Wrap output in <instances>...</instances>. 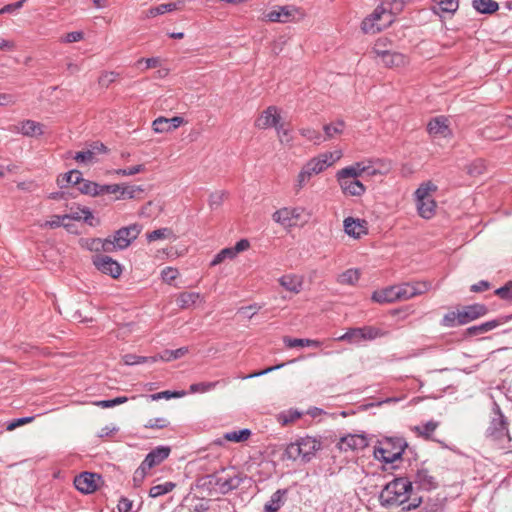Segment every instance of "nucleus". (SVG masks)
<instances>
[{
	"label": "nucleus",
	"mask_w": 512,
	"mask_h": 512,
	"mask_svg": "<svg viewBox=\"0 0 512 512\" xmlns=\"http://www.w3.org/2000/svg\"><path fill=\"white\" fill-rule=\"evenodd\" d=\"M413 495L412 481L405 477L395 478L388 482L380 493L382 506H403L402 510L410 511L420 506L421 497Z\"/></svg>",
	"instance_id": "obj_1"
},
{
	"label": "nucleus",
	"mask_w": 512,
	"mask_h": 512,
	"mask_svg": "<svg viewBox=\"0 0 512 512\" xmlns=\"http://www.w3.org/2000/svg\"><path fill=\"white\" fill-rule=\"evenodd\" d=\"M341 156V151H334L324 152L309 159L302 165L299 173L297 174L293 183V190L296 193H299L310 183L313 176L325 171L328 167L337 162Z\"/></svg>",
	"instance_id": "obj_2"
},
{
	"label": "nucleus",
	"mask_w": 512,
	"mask_h": 512,
	"mask_svg": "<svg viewBox=\"0 0 512 512\" xmlns=\"http://www.w3.org/2000/svg\"><path fill=\"white\" fill-rule=\"evenodd\" d=\"M407 0H390L378 6L374 12L362 21L361 28L367 34H374L382 30L386 24L393 21V15L403 10Z\"/></svg>",
	"instance_id": "obj_3"
},
{
	"label": "nucleus",
	"mask_w": 512,
	"mask_h": 512,
	"mask_svg": "<svg viewBox=\"0 0 512 512\" xmlns=\"http://www.w3.org/2000/svg\"><path fill=\"white\" fill-rule=\"evenodd\" d=\"M142 226L134 223L117 230L112 236L106 239L96 238L94 243L101 244L104 252L110 253L115 250L126 249L141 233Z\"/></svg>",
	"instance_id": "obj_4"
},
{
	"label": "nucleus",
	"mask_w": 512,
	"mask_h": 512,
	"mask_svg": "<svg viewBox=\"0 0 512 512\" xmlns=\"http://www.w3.org/2000/svg\"><path fill=\"white\" fill-rule=\"evenodd\" d=\"M320 448V441L314 437L306 436L288 444L284 455L289 460L308 462Z\"/></svg>",
	"instance_id": "obj_5"
},
{
	"label": "nucleus",
	"mask_w": 512,
	"mask_h": 512,
	"mask_svg": "<svg viewBox=\"0 0 512 512\" xmlns=\"http://www.w3.org/2000/svg\"><path fill=\"white\" fill-rule=\"evenodd\" d=\"M207 480L218 493L227 494L241 485L243 477L233 470H222L208 475Z\"/></svg>",
	"instance_id": "obj_6"
},
{
	"label": "nucleus",
	"mask_w": 512,
	"mask_h": 512,
	"mask_svg": "<svg viewBox=\"0 0 512 512\" xmlns=\"http://www.w3.org/2000/svg\"><path fill=\"white\" fill-rule=\"evenodd\" d=\"M310 213L304 207H283L272 214V219L284 228L295 227L298 224L304 225L308 222Z\"/></svg>",
	"instance_id": "obj_7"
},
{
	"label": "nucleus",
	"mask_w": 512,
	"mask_h": 512,
	"mask_svg": "<svg viewBox=\"0 0 512 512\" xmlns=\"http://www.w3.org/2000/svg\"><path fill=\"white\" fill-rule=\"evenodd\" d=\"M407 443L401 437L389 438L380 443V446L375 448V457L385 463H393L400 459Z\"/></svg>",
	"instance_id": "obj_8"
},
{
	"label": "nucleus",
	"mask_w": 512,
	"mask_h": 512,
	"mask_svg": "<svg viewBox=\"0 0 512 512\" xmlns=\"http://www.w3.org/2000/svg\"><path fill=\"white\" fill-rule=\"evenodd\" d=\"M304 17L301 9L294 5L275 6L263 14V20L273 23H288L298 21Z\"/></svg>",
	"instance_id": "obj_9"
},
{
	"label": "nucleus",
	"mask_w": 512,
	"mask_h": 512,
	"mask_svg": "<svg viewBox=\"0 0 512 512\" xmlns=\"http://www.w3.org/2000/svg\"><path fill=\"white\" fill-rule=\"evenodd\" d=\"M492 411L494 416L488 428L489 436L501 444H503L505 441L509 442L511 438L508 431V422L503 415L500 406L496 402L493 403Z\"/></svg>",
	"instance_id": "obj_10"
},
{
	"label": "nucleus",
	"mask_w": 512,
	"mask_h": 512,
	"mask_svg": "<svg viewBox=\"0 0 512 512\" xmlns=\"http://www.w3.org/2000/svg\"><path fill=\"white\" fill-rule=\"evenodd\" d=\"M92 263L102 274L109 275L114 279L121 276L123 268L119 262L104 254H96L92 257Z\"/></svg>",
	"instance_id": "obj_11"
},
{
	"label": "nucleus",
	"mask_w": 512,
	"mask_h": 512,
	"mask_svg": "<svg viewBox=\"0 0 512 512\" xmlns=\"http://www.w3.org/2000/svg\"><path fill=\"white\" fill-rule=\"evenodd\" d=\"M397 301H404L411 299L417 295L427 292L430 285L426 282L402 283L394 285Z\"/></svg>",
	"instance_id": "obj_12"
},
{
	"label": "nucleus",
	"mask_w": 512,
	"mask_h": 512,
	"mask_svg": "<svg viewBox=\"0 0 512 512\" xmlns=\"http://www.w3.org/2000/svg\"><path fill=\"white\" fill-rule=\"evenodd\" d=\"M121 189V186L118 184H105L100 185L98 183H95L93 181L85 180L83 179L82 182L78 186V190L82 194L90 195V196H100L104 194H115L119 192Z\"/></svg>",
	"instance_id": "obj_13"
},
{
	"label": "nucleus",
	"mask_w": 512,
	"mask_h": 512,
	"mask_svg": "<svg viewBox=\"0 0 512 512\" xmlns=\"http://www.w3.org/2000/svg\"><path fill=\"white\" fill-rule=\"evenodd\" d=\"M380 44L381 41H378L375 44L373 53L376 55V57L381 59V62L386 67H401L407 63V57L402 53L396 51H380Z\"/></svg>",
	"instance_id": "obj_14"
},
{
	"label": "nucleus",
	"mask_w": 512,
	"mask_h": 512,
	"mask_svg": "<svg viewBox=\"0 0 512 512\" xmlns=\"http://www.w3.org/2000/svg\"><path fill=\"white\" fill-rule=\"evenodd\" d=\"M335 177L345 195L359 197L366 191L363 183L356 178L347 177L339 173H336Z\"/></svg>",
	"instance_id": "obj_15"
},
{
	"label": "nucleus",
	"mask_w": 512,
	"mask_h": 512,
	"mask_svg": "<svg viewBox=\"0 0 512 512\" xmlns=\"http://www.w3.org/2000/svg\"><path fill=\"white\" fill-rule=\"evenodd\" d=\"M280 119L279 109L276 106H269L257 117L254 125L258 129H276L281 123Z\"/></svg>",
	"instance_id": "obj_16"
},
{
	"label": "nucleus",
	"mask_w": 512,
	"mask_h": 512,
	"mask_svg": "<svg viewBox=\"0 0 512 512\" xmlns=\"http://www.w3.org/2000/svg\"><path fill=\"white\" fill-rule=\"evenodd\" d=\"M101 477L98 474L84 472L74 479V485L82 493L89 494L98 488Z\"/></svg>",
	"instance_id": "obj_17"
},
{
	"label": "nucleus",
	"mask_w": 512,
	"mask_h": 512,
	"mask_svg": "<svg viewBox=\"0 0 512 512\" xmlns=\"http://www.w3.org/2000/svg\"><path fill=\"white\" fill-rule=\"evenodd\" d=\"M427 131L434 138H447L452 135L449 120L445 116L432 118L427 124Z\"/></svg>",
	"instance_id": "obj_18"
},
{
	"label": "nucleus",
	"mask_w": 512,
	"mask_h": 512,
	"mask_svg": "<svg viewBox=\"0 0 512 512\" xmlns=\"http://www.w3.org/2000/svg\"><path fill=\"white\" fill-rule=\"evenodd\" d=\"M338 448L341 451H359L368 446L367 438L360 434H349L340 438Z\"/></svg>",
	"instance_id": "obj_19"
},
{
	"label": "nucleus",
	"mask_w": 512,
	"mask_h": 512,
	"mask_svg": "<svg viewBox=\"0 0 512 512\" xmlns=\"http://www.w3.org/2000/svg\"><path fill=\"white\" fill-rule=\"evenodd\" d=\"M460 312V325H465L473 320L485 316L488 313V308L484 304L475 303L464 306L459 309Z\"/></svg>",
	"instance_id": "obj_20"
},
{
	"label": "nucleus",
	"mask_w": 512,
	"mask_h": 512,
	"mask_svg": "<svg viewBox=\"0 0 512 512\" xmlns=\"http://www.w3.org/2000/svg\"><path fill=\"white\" fill-rule=\"evenodd\" d=\"M184 123V119L180 116L172 118L158 117L152 123V128L155 133H167L177 129Z\"/></svg>",
	"instance_id": "obj_21"
},
{
	"label": "nucleus",
	"mask_w": 512,
	"mask_h": 512,
	"mask_svg": "<svg viewBox=\"0 0 512 512\" xmlns=\"http://www.w3.org/2000/svg\"><path fill=\"white\" fill-rule=\"evenodd\" d=\"M415 484L418 489L430 491L437 488V481L434 476L430 474L428 469L419 468L414 476L412 485Z\"/></svg>",
	"instance_id": "obj_22"
},
{
	"label": "nucleus",
	"mask_w": 512,
	"mask_h": 512,
	"mask_svg": "<svg viewBox=\"0 0 512 512\" xmlns=\"http://www.w3.org/2000/svg\"><path fill=\"white\" fill-rule=\"evenodd\" d=\"M170 454V448L166 446H158L149 452L143 460L144 468H152L163 462Z\"/></svg>",
	"instance_id": "obj_23"
},
{
	"label": "nucleus",
	"mask_w": 512,
	"mask_h": 512,
	"mask_svg": "<svg viewBox=\"0 0 512 512\" xmlns=\"http://www.w3.org/2000/svg\"><path fill=\"white\" fill-rule=\"evenodd\" d=\"M344 230L349 236L360 238L367 233L366 222L348 217L344 220Z\"/></svg>",
	"instance_id": "obj_24"
},
{
	"label": "nucleus",
	"mask_w": 512,
	"mask_h": 512,
	"mask_svg": "<svg viewBox=\"0 0 512 512\" xmlns=\"http://www.w3.org/2000/svg\"><path fill=\"white\" fill-rule=\"evenodd\" d=\"M280 285L287 291L298 294L303 288V278L294 274L283 275L279 279Z\"/></svg>",
	"instance_id": "obj_25"
},
{
	"label": "nucleus",
	"mask_w": 512,
	"mask_h": 512,
	"mask_svg": "<svg viewBox=\"0 0 512 512\" xmlns=\"http://www.w3.org/2000/svg\"><path fill=\"white\" fill-rule=\"evenodd\" d=\"M505 322H506V320H503V319H495V320H490V321L481 323L479 325L471 326V327L467 328L466 335L475 336V335L484 334V333H487V332L499 327L501 324H503Z\"/></svg>",
	"instance_id": "obj_26"
},
{
	"label": "nucleus",
	"mask_w": 512,
	"mask_h": 512,
	"mask_svg": "<svg viewBox=\"0 0 512 512\" xmlns=\"http://www.w3.org/2000/svg\"><path fill=\"white\" fill-rule=\"evenodd\" d=\"M183 5H184L183 1H180V0L173 2V3L160 4L158 6L151 7L150 9H148L146 11V17L152 18V17H156L158 15H162L166 12H172V11L181 9L183 7Z\"/></svg>",
	"instance_id": "obj_27"
},
{
	"label": "nucleus",
	"mask_w": 512,
	"mask_h": 512,
	"mask_svg": "<svg viewBox=\"0 0 512 512\" xmlns=\"http://www.w3.org/2000/svg\"><path fill=\"white\" fill-rule=\"evenodd\" d=\"M287 490L279 489L274 492L264 505V512H277L284 505V497Z\"/></svg>",
	"instance_id": "obj_28"
},
{
	"label": "nucleus",
	"mask_w": 512,
	"mask_h": 512,
	"mask_svg": "<svg viewBox=\"0 0 512 512\" xmlns=\"http://www.w3.org/2000/svg\"><path fill=\"white\" fill-rule=\"evenodd\" d=\"M417 211L424 219H430L435 214L436 202L433 198L416 200Z\"/></svg>",
	"instance_id": "obj_29"
},
{
	"label": "nucleus",
	"mask_w": 512,
	"mask_h": 512,
	"mask_svg": "<svg viewBox=\"0 0 512 512\" xmlns=\"http://www.w3.org/2000/svg\"><path fill=\"white\" fill-rule=\"evenodd\" d=\"M372 300L380 304L396 302L394 285L375 291L372 294Z\"/></svg>",
	"instance_id": "obj_30"
},
{
	"label": "nucleus",
	"mask_w": 512,
	"mask_h": 512,
	"mask_svg": "<svg viewBox=\"0 0 512 512\" xmlns=\"http://www.w3.org/2000/svg\"><path fill=\"white\" fill-rule=\"evenodd\" d=\"M19 132L24 136L35 137L43 134V126L33 120H26L20 124Z\"/></svg>",
	"instance_id": "obj_31"
},
{
	"label": "nucleus",
	"mask_w": 512,
	"mask_h": 512,
	"mask_svg": "<svg viewBox=\"0 0 512 512\" xmlns=\"http://www.w3.org/2000/svg\"><path fill=\"white\" fill-rule=\"evenodd\" d=\"M200 299V294L197 292H183L177 296V305L182 309H187L194 306Z\"/></svg>",
	"instance_id": "obj_32"
},
{
	"label": "nucleus",
	"mask_w": 512,
	"mask_h": 512,
	"mask_svg": "<svg viewBox=\"0 0 512 512\" xmlns=\"http://www.w3.org/2000/svg\"><path fill=\"white\" fill-rule=\"evenodd\" d=\"M283 342L285 345L289 348L294 347H320L321 342L314 339H299V338H290V337H284Z\"/></svg>",
	"instance_id": "obj_33"
},
{
	"label": "nucleus",
	"mask_w": 512,
	"mask_h": 512,
	"mask_svg": "<svg viewBox=\"0 0 512 512\" xmlns=\"http://www.w3.org/2000/svg\"><path fill=\"white\" fill-rule=\"evenodd\" d=\"M473 7L482 14H492L496 12L499 5L494 0H473Z\"/></svg>",
	"instance_id": "obj_34"
},
{
	"label": "nucleus",
	"mask_w": 512,
	"mask_h": 512,
	"mask_svg": "<svg viewBox=\"0 0 512 512\" xmlns=\"http://www.w3.org/2000/svg\"><path fill=\"white\" fill-rule=\"evenodd\" d=\"M188 347H181L176 350H164L163 352L159 353L158 355H155V357L158 358V360L164 361V362H170L176 359H179L183 356H185L188 353Z\"/></svg>",
	"instance_id": "obj_35"
},
{
	"label": "nucleus",
	"mask_w": 512,
	"mask_h": 512,
	"mask_svg": "<svg viewBox=\"0 0 512 512\" xmlns=\"http://www.w3.org/2000/svg\"><path fill=\"white\" fill-rule=\"evenodd\" d=\"M439 423L434 420H430L424 424L417 425L413 428L419 436L429 439L437 429Z\"/></svg>",
	"instance_id": "obj_36"
},
{
	"label": "nucleus",
	"mask_w": 512,
	"mask_h": 512,
	"mask_svg": "<svg viewBox=\"0 0 512 512\" xmlns=\"http://www.w3.org/2000/svg\"><path fill=\"white\" fill-rule=\"evenodd\" d=\"M162 239L175 240L176 235L174 234L172 229L166 228V227L154 230L147 234L148 242H154V241L162 240Z\"/></svg>",
	"instance_id": "obj_37"
},
{
	"label": "nucleus",
	"mask_w": 512,
	"mask_h": 512,
	"mask_svg": "<svg viewBox=\"0 0 512 512\" xmlns=\"http://www.w3.org/2000/svg\"><path fill=\"white\" fill-rule=\"evenodd\" d=\"M324 133L325 136H323L324 141L334 138L336 135H339L344 130V122L341 120H338L334 123H330L324 126Z\"/></svg>",
	"instance_id": "obj_38"
},
{
	"label": "nucleus",
	"mask_w": 512,
	"mask_h": 512,
	"mask_svg": "<svg viewBox=\"0 0 512 512\" xmlns=\"http://www.w3.org/2000/svg\"><path fill=\"white\" fill-rule=\"evenodd\" d=\"M363 169L364 164H362V161H359L350 166L340 169L339 171H337V173L357 179L358 177L364 176Z\"/></svg>",
	"instance_id": "obj_39"
},
{
	"label": "nucleus",
	"mask_w": 512,
	"mask_h": 512,
	"mask_svg": "<svg viewBox=\"0 0 512 512\" xmlns=\"http://www.w3.org/2000/svg\"><path fill=\"white\" fill-rule=\"evenodd\" d=\"M251 436V430L249 429H241V430H235L230 431L224 434V439L230 442H244L249 439Z\"/></svg>",
	"instance_id": "obj_40"
},
{
	"label": "nucleus",
	"mask_w": 512,
	"mask_h": 512,
	"mask_svg": "<svg viewBox=\"0 0 512 512\" xmlns=\"http://www.w3.org/2000/svg\"><path fill=\"white\" fill-rule=\"evenodd\" d=\"M302 412L297 409H288L285 411H282L278 415V421L282 425H288L290 423H293L295 420L299 419L302 416Z\"/></svg>",
	"instance_id": "obj_41"
},
{
	"label": "nucleus",
	"mask_w": 512,
	"mask_h": 512,
	"mask_svg": "<svg viewBox=\"0 0 512 512\" xmlns=\"http://www.w3.org/2000/svg\"><path fill=\"white\" fill-rule=\"evenodd\" d=\"M436 189V185L430 181L422 183L415 191V200H425L427 198H432L431 192L436 191Z\"/></svg>",
	"instance_id": "obj_42"
},
{
	"label": "nucleus",
	"mask_w": 512,
	"mask_h": 512,
	"mask_svg": "<svg viewBox=\"0 0 512 512\" xmlns=\"http://www.w3.org/2000/svg\"><path fill=\"white\" fill-rule=\"evenodd\" d=\"M175 486V483L170 481L152 486L149 490V496L152 498H157L159 496L165 495L171 492Z\"/></svg>",
	"instance_id": "obj_43"
},
{
	"label": "nucleus",
	"mask_w": 512,
	"mask_h": 512,
	"mask_svg": "<svg viewBox=\"0 0 512 512\" xmlns=\"http://www.w3.org/2000/svg\"><path fill=\"white\" fill-rule=\"evenodd\" d=\"M219 384L220 381L193 383L190 385L189 391L190 393L203 394L214 390Z\"/></svg>",
	"instance_id": "obj_44"
},
{
	"label": "nucleus",
	"mask_w": 512,
	"mask_h": 512,
	"mask_svg": "<svg viewBox=\"0 0 512 512\" xmlns=\"http://www.w3.org/2000/svg\"><path fill=\"white\" fill-rule=\"evenodd\" d=\"M359 279V271L357 269H348L341 273L337 281L343 285H354Z\"/></svg>",
	"instance_id": "obj_45"
},
{
	"label": "nucleus",
	"mask_w": 512,
	"mask_h": 512,
	"mask_svg": "<svg viewBox=\"0 0 512 512\" xmlns=\"http://www.w3.org/2000/svg\"><path fill=\"white\" fill-rule=\"evenodd\" d=\"M123 361L126 365H136V364H142V363H155L158 361V358L155 356L145 357V356H138L135 354H126L123 357Z\"/></svg>",
	"instance_id": "obj_46"
},
{
	"label": "nucleus",
	"mask_w": 512,
	"mask_h": 512,
	"mask_svg": "<svg viewBox=\"0 0 512 512\" xmlns=\"http://www.w3.org/2000/svg\"><path fill=\"white\" fill-rule=\"evenodd\" d=\"M362 164H364L363 173L366 176H375L378 174H382L383 171L380 167V161L379 160H363Z\"/></svg>",
	"instance_id": "obj_47"
},
{
	"label": "nucleus",
	"mask_w": 512,
	"mask_h": 512,
	"mask_svg": "<svg viewBox=\"0 0 512 512\" xmlns=\"http://www.w3.org/2000/svg\"><path fill=\"white\" fill-rule=\"evenodd\" d=\"M339 341H348L350 343H360L363 341L362 332L359 328H351L345 334L337 338Z\"/></svg>",
	"instance_id": "obj_48"
},
{
	"label": "nucleus",
	"mask_w": 512,
	"mask_h": 512,
	"mask_svg": "<svg viewBox=\"0 0 512 512\" xmlns=\"http://www.w3.org/2000/svg\"><path fill=\"white\" fill-rule=\"evenodd\" d=\"M275 130L278 139L282 144L291 145L293 141V136L289 128H287L283 123H280L279 125H277V128Z\"/></svg>",
	"instance_id": "obj_49"
},
{
	"label": "nucleus",
	"mask_w": 512,
	"mask_h": 512,
	"mask_svg": "<svg viewBox=\"0 0 512 512\" xmlns=\"http://www.w3.org/2000/svg\"><path fill=\"white\" fill-rule=\"evenodd\" d=\"M360 330L362 332L363 341L374 340L385 335V332L373 326L360 327Z\"/></svg>",
	"instance_id": "obj_50"
},
{
	"label": "nucleus",
	"mask_w": 512,
	"mask_h": 512,
	"mask_svg": "<svg viewBox=\"0 0 512 512\" xmlns=\"http://www.w3.org/2000/svg\"><path fill=\"white\" fill-rule=\"evenodd\" d=\"M441 325L449 328L460 325L459 310L446 313L441 320Z\"/></svg>",
	"instance_id": "obj_51"
},
{
	"label": "nucleus",
	"mask_w": 512,
	"mask_h": 512,
	"mask_svg": "<svg viewBox=\"0 0 512 512\" xmlns=\"http://www.w3.org/2000/svg\"><path fill=\"white\" fill-rule=\"evenodd\" d=\"M299 132L303 137L309 141H313L315 144L324 142L323 136L320 134V132L313 128H301Z\"/></svg>",
	"instance_id": "obj_52"
},
{
	"label": "nucleus",
	"mask_w": 512,
	"mask_h": 512,
	"mask_svg": "<svg viewBox=\"0 0 512 512\" xmlns=\"http://www.w3.org/2000/svg\"><path fill=\"white\" fill-rule=\"evenodd\" d=\"M226 198V192L225 191H215L210 194L209 196V207L211 209H217L219 208L222 203L224 202V199Z\"/></svg>",
	"instance_id": "obj_53"
},
{
	"label": "nucleus",
	"mask_w": 512,
	"mask_h": 512,
	"mask_svg": "<svg viewBox=\"0 0 512 512\" xmlns=\"http://www.w3.org/2000/svg\"><path fill=\"white\" fill-rule=\"evenodd\" d=\"M96 154L94 150L79 151L75 154L74 159L78 163L90 164L95 161Z\"/></svg>",
	"instance_id": "obj_54"
},
{
	"label": "nucleus",
	"mask_w": 512,
	"mask_h": 512,
	"mask_svg": "<svg viewBox=\"0 0 512 512\" xmlns=\"http://www.w3.org/2000/svg\"><path fill=\"white\" fill-rule=\"evenodd\" d=\"M127 401H128V398L126 396H120V397H116L114 399L96 401L95 405H97L98 407H101V408H110V407H114V406L123 404Z\"/></svg>",
	"instance_id": "obj_55"
},
{
	"label": "nucleus",
	"mask_w": 512,
	"mask_h": 512,
	"mask_svg": "<svg viewBox=\"0 0 512 512\" xmlns=\"http://www.w3.org/2000/svg\"><path fill=\"white\" fill-rule=\"evenodd\" d=\"M119 77V73L114 71L104 72L99 77V84L102 87H108L111 83L115 82L116 79Z\"/></svg>",
	"instance_id": "obj_56"
},
{
	"label": "nucleus",
	"mask_w": 512,
	"mask_h": 512,
	"mask_svg": "<svg viewBox=\"0 0 512 512\" xmlns=\"http://www.w3.org/2000/svg\"><path fill=\"white\" fill-rule=\"evenodd\" d=\"M143 171H145V166L142 164H139V165H135L132 167L118 169V170H116V174L120 175V176H132V175L141 173Z\"/></svg>",
	"instance_id": "obj_57"
},
{
	"label": "nucleus",
	"mask_w": 512,
	"mask_h": 512,
	"mask_svg": "<svg viewBox=\"0 0 512 512\" xmlns=\"http://www.w3.org/2000/svg\"><path fill=\"white\" fill-rule=\"evenodd\" d=\"M169 425V421L166 418L159 417L148 420V422L144 425L145 428L151 429H162Z\"/></svg>",
	"instance_id": "obj_58"
},
{
	"label": "nucleus",
	"mask_w": 512,
	"mask_h": 512,
	"mask_svg": "<svg viewBox=\"0 0 512 512\" xmlns=\"http://www.w3.org/2000/svg\"><path fill=\"white\" fill-rule=\"evenodd\" d=\"M439 7L443 12L454 13L458 9V0H440Z\"/></svg>",
	"instance_id": "obj_59"
},
{
	"label": "nucleus",
	"mask_w": 512,
	"mask_h": 512,
	"mask_svg": "<svg viewBox=\"0 0 512 512\" xmlns=\"http://www.w3.org/2000/svg\"><path fill=\"white\" fill-rule=\"evenodd\" d=\"M495 294L501 299L512 300V282L496 289Z\"/></svg>",
	"instance_id": "obj_60"
},
{
	"label": "nucleus",
	"mask_w": 512,
	"mask_h": 512,
	"mask_svg": "<svg viewBox=\"0 0 512 512\" xmlns=\"http://www.w3.org/2000/svg\"><path fill=\"white\" fill-rule=\"evenodd\" d=\"M161 276L163 281L171 283L173 280L177 278L178 270L173 267H165L161 272Z\"/></svg>",
	"instance_id": "obj_61"
},
{
	"label": "nucleus",
	"mask_w": 512,
	"mask_h": 512,
	"mask_svg": "<svg viewBox=\"0 0 512 512\" xmlns=\"http://www.w3.org/2000/svg\"><path fill=\"white\" fill-rule=\"evenodd\" d=\"M149 470L150 468H144L143 463H141L140 467L136 469L133 475V481L136 486H139L141 484Z\"/></svg>",
	"instance_id": "obj_62"
},
{
	"label": "nucleus",
	"mask_w": 512,
	"mask_h": 512,
	"mask_svg": "<svg viewBox=\"0 0 512 512\" xmlns=\"http://www.w3.org/2000/svg\"><path fill=\"white\" fill-rule=\"evenodd\" d=\"M182 395H184V392H172V391H168L167 390V391H162V392H158V393L152 394L149 397L152 400H159V399H162V398L170 399V398H173V397H180Z\"/></svg>",
	"instance_id": "obj_63"
},
{
	"label": "nucleus",
	"mask_w": 512,
	"mask_h": 512,
	"mask_svg": "<svg viewBox=\"0 0 512 512\" xmlns=\"http://www.w3.org/2000/svg\"><path fill=\"white\" fill-rule=\"evenodd\" d=\"M485 167L482 160H478L471 164L468 168V173L472 176H477L483 173Z\"/></svg>",
	"instance_id": "obj_64"
}]
</instances>
